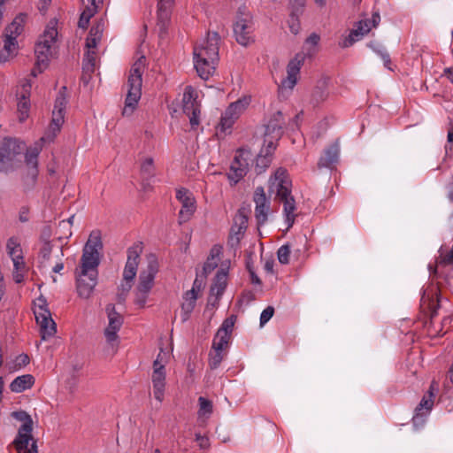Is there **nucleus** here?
<instances>
[{"label": "nucleus", "mask_w": 453, "mask_h": 453, "mask_svg": "<svg viewBox=\"0 0 453 453\" xmlns=\"http://www.w3.org/2000/svg\"><path fill=\"white\" fill-rule=\"evenodd\" d=\"M303 64V57L296 55L291 59L287 66L288 76L281 82L282 87L293 88L297 81V75L299 74L301 66Z\"/></svg>", "instance_id": "nucleus-26"}, {"label": "nucleus", "mask_w": 453, "mask_h": 453, "mask_svg": "<svg viewBox=\"0 0 453 453\" xmlns=\"http://www.w3.org/2000/svg\"><path fill=\"white\" fill-rule=\"evenodd\" d=\"M291 180L288 177L287 170L278 168L269 180V191L275 192L276 199L283 203V212L285 215V222L287 223V230H288L295 223L296 214V201L291 195Z\"/></svg>", "instance_id": "nucleus-2"}, {"label": "nucleus", "mask_w": 453, "mask_h": 453, "mask_svg": "<svg viewBox=\"0 0 453 453\" xmlns=\"http://www.w3.org/2000/svg\"><path fill=\"white\" fill-rule=\"evenodd\" d=\"M250 99L248 97H242L238 99L237 101L229 104L228 107H234L233 112L236 113L239 118L241 114L245 111L247 106L250 104Z\"/></svg>", "instance_id": "nucleus-49"}, {"label": "nucleus", "mask_w": 453, "mask_h": 453, "mask_svg": "<svg viewBox=\"0 0 453 453\" xmlns=\"http://www.w3.org/2000/svg\"><path fill=\"white\" fill-rule=\"evenodd\" d=\"M93 50L94 49H88L83 60V69L91 73L94 72L96 65V51Z\"/></svg>", "instance_id": "nucleus-46"}, {"label": "nucleus", "mask_w": 453, "mask_h": 453, "mask_svg": "<svg viewBox=\"0 0 453 453\" xmlns=\"http://www.w3.org/2000/svg\"><path fill=\"white\" fill-rule=\"evenodd\" d=\"M204 279L202 275L199 276V275H196V278L195 279L194 282H193V286H192V288L190 290H194V291H196V293L198 294V292L203 288L204 286Z\"/></svg>", "instance_id": "nucleus-58"}, {"label": "nucleus", "mask_w": 453, "mask_h": 453, "mask_svg": "<svg viewBox=\"0 0 453 453\" xmlns=\"http://www.w3.org/2000/svg\"><path fill=\"white\" fill-rule=\"evenodd\" d=\"M291 12L288 19V27L292 34L297 35L300 32L301 26L299 21V16L303 13V11L296 12L295 8H290Z\"/></svg>", "instance_id": "nucleus-39"}, {"label": "nucleus", "mask_w": 453, "mask_h": 453, "mask_svg": "<svg viewBox=\"0 0 453 453\" xmlns=\"http://www.w3.org/2000/svg\"><path fill=\"white\" fill-rule=\"evenodd\" d=\"M253 200L256 203L255 217L257 222V226H260L267 221L271 204L270 200L267 199L265 196L263 187L256 188Z\"/></svg>", "instance_id": "nucleus-21"}, {"label": "nucleus", "mask_w": 453, "mask_h": 453, "mask_svg": "<svg viewBox=\"0 0 453 453\" xmlns=\"http://www.w3.org/2000/svg\"><path fill=\"white\" fill-rule=\"evenodd\" d=\"M30 362V358L27 354H20L16 357V367L21 368Z\"/></svg>", "instance_id": "nucleus-59"}, {"label": "nucleus", "mask_w": 453, "mask_h": 453, "mask_svg": "<svg viewBox=\"0 0 453 453\" xmlns=\"http://www.w3.org/2000/svg\"><path fill=\"white\" fill-rule=\"evenodd\" d=\"M12 416L23 422L18 430V434L12 441L17 453H38L36 440L34 439L33 419L26 411H14Z\"/></svg>", "instance_id": "nucleus-4"}, {"label": "nucleus", "mask_w": 453, "mask_h": 453, "mask_svg": "<svg viewBox=\"0 0 453 453\" xmlns=\"http://www.w3.org/2000/svg\"><path fill=\"white\" fill-rule=\"evenodd\" d=\"M329 79L322 78L318 81L311 94L310 104L312 107H318L326 102L329 96Z\"/></svg>", "instance_id": "nucleus-25"}, {"label": "nucleus", "mask_w": 453, "mask_h": 453, "mask_svg": "<svg viewBox=\"0 0 453 453\" xmlns=\"http://www.w3.org/2000/svg\"><path fill=\"white\" fill-rule=\"evenodd\" d=\"M95 15L94 7H86L81 12L78 26L81 28H87L89 23V19Z\"/></svg>", "instance_id": "nucleus-50"}, {"label": "nucleus", "mask_w": 453, "mask_h": 453, "mask_svg": "<svg viewBox=\"0 0 453 453\" xmlns=\"http://www.w3.org/2000/svg\"><path fill=\"white\" fill-rule=\"evenodd\" d=\"M182 111L188 117L191 128L196 129L200 124L201 104L192 86H187L184 89Z\"/></svg>", "instance_id": "nucleus-13"}, {"label": "nucleus", "mask_w": 453, "mask_h": 453, "mask_svg": "<svg viewBox=\"0 0 453 453\" xmlns=\"http://www.w3.org/2000/svg\"><path fill=\"white\" fill-rule=\"evenodd\" d=\"M103 249V242L99 232H92L84 245L81 257V265L75 270L82 272L98 273L100 264V250Z\"/></svg>", "instance_id": "nucleus-8"}, {"label": "nucleus", "mask_w": 453, "mask_h": 453, "mask_svg": "<svg viewBox=\"0 0 453 453\" xmlns=\"http://www.w3.org/2000/svg\"><path fill=\"white\" fill-rule=\"evenodd\" d=\"M7 253L11 257H17L19 255H22V250L20 248V243L17 237H11L7 241L6 244Z\"/></svg>", "instance_id": "nucleus-42"}, {"label": "nucleus", "mask_w": 453, "mask_h": 453, "mask_svg": "<svg viewBox=\"0 0 453 453\" xmlns=\"http://www.w3.org/2000/svg\"><path fill=\"white\" fill-rule=\"evenodd\" d=\"M27 18L26 14L20 13L4 30V48L0 51V62H6L17 53V36L23 30V25Z\"/></svg>", "instance_id": "nucleus-10"}, {"label": "nucleus", "mask_w": 453, "mask_h": 453, "mask_svg": "<svg viewBox=\"0 0 453 453\" xmlns=\"http://www.w3.org/2000/svg\"><path fill=\"white\" fill-rule=\"evenodd\" d=\"M108 317V326L104 330V336L107 342L112 343L117 342L119 336L118 332L123 325V317L117 312L114 304H108L105 308Z\"/></svg>", "instance_id": "nucleus-19"}, {"label": "nucleus", "mask_w": 453, "mask_h": 453, "mask_svg": "<svg viewBox=\"0 0 453 453\" xmlns=\"http://www.w3.org/2000/svg\"><path fill=\"white\" fill-rule=\"evenodd\" d=\"M34 314L36 323L40 326L42 340L46 341L53 336L57 332L56 323L51 318L47 301L43 296L39 297L35 302Z\"/></svg>", "instance_id": "nucleus-11"}, {"label": "nucleus", "mask_w": 453, "mask_h": 453, "mask_svg": "<svg viewBox=\"0 0 453 453\" xmlns=\"http://www.w3.org/2000/svg\"><path fill=\"white\" fill-rule=\"evenodd\" d=\"M368 47L381 58L386 68L392 70L390 56L380 43L376 41H372L368 43Z\"/></svg>", "instance_id": "nucleus-37"}, {"label": "nucleus", "mask_w": 453, "mask_h": 453, "mask_svg": "<svg viewBox=\"0 0 453 453\" xmlns=\"http://www.w3.org/2000/svg\"><path fill=\"white\" fill-rule=\"evenodd\" d=\"M198 403H199V411H198L199 417L210 416L212 413L213 406H212L211 401H210L203 396H200L198 398Z\"/></svg>", "instance_id": "nucleus-44"}, {"label": "nucleus", "mask_w": 453, "mask_h": 453, "mask_svg": "<svg viewBox=\"0 0 453 453\" xmlns=\"http://www.w3.org/2000/svg\"><path fill=\"white\" fill-rule=\"evenodd\" d=\"M219 40L217 32H209L206 40L194 48V66L199 77L204 81H207L216 69Z\"/></svg>", "instance_id": "nucleus-1"}, {"label": "nucleus", "mask_w": 453, "mask_h": 453, "mask_svg": "<svg viewBox=\"0 0 453 453\" xmlns=\"http://www.w3.org/2000/svg\"><path fill=\"white\" fill-rule=\"evenodd\" d=\"M42 246L40 249V251L38 254V261H39L40 266L45 267L48 265V263L50 259V256H51V253H52V250H53V248L55 245L50 241H48L46 239L43 240L42 238Z\"/></svg>", "instance_id": "nucleus-35"}, {"label": "nucleus", "mask_w": 453, "mask_h": 453, "mask_svg": "<svg viewBox=\"0 0 453 453\" xmlns=\"http://www.w3.org/2000/svg\"><path fill=\"white\" fill-rule=\"evenodd\" d=\"M440 257L438 260L439 265H453V250H450L447 254L442 253V249L441 248L440 250Z\"/></svg>", "instance_id": "nucleus-53"}, {"label": "nucleus", "mask_w": 453, "mask_h": 453, "mask_svg": "<svg viewBox=\"0 0 453 453\" xmlns=\"http://www.w3.org/2000/svg\"><path fill=\"white\" fill-rule=\"evenodd\" d=\"M234 323H235V317L230 316V317L226 318V319H224V321L222 322L221 326H219V328L218 329L217 332L219 333V334H223L224 335H227V336L231 337Z\"/></svg>", "instance_id": "nucleus-45"}, {"label": "nucleus", "mask_w": 453, "mask_h": 453, "mask_svg": "<svg viewBox=\"0 0 453 453\" xmlns=\"http://www.w3.org/2000/svg\"><path fill=\"white\" fill-rule=\"evenodd\" d=\"M106 26V21L104 19H100L96 25H94L87 37L86 47L88 49H95L97 43L101 41L104 30Z\"/></svg>", "instance_id": "nucleus-28"}, {"label": "nucleus", "mask_w": 453, "mask_h": 453, "mask_svg": "<svg viewBox=\"0 0 453 453\" xmlns=\"http://www.w3.org/2000/svg\"><path fill=\"white\" fill-rule=\"evenodd\" d=\"M286 122L280 111H275L265 125V137L271 136L272 139L278 141L284 133Z\"/></svg>", "instance_id": "nucleus-24"}, {"label": "nucleus", "mask_w": 453, "mask_h": 453, "mask_svg": "<svg viewBox=\"0 0 453 453\" xmlns=\"http://www.w3.org/2000/svg\"><path fill=\"white\" fill-rule=\"evenodd\" d=\"M142 252V243H134L127 250V260L132 263H138L141 253Z\"/></svg>", "instance_id": "nucleus-48"}, {"label": "nucleus", "mask_w": 453, "mask_h": 453, "mask_svg": "<svg viewBox=\"0 0 453 453\" xmlns=\"http://www.w3.org/2000/svg\"><path fill=\"white\" fill-rule=\"evenodd\" d=\"M248 227V217L242 210L238 211L237 215L234 218V223L233 225V230L238 228L239 234H244Z\"/></svg>", "instance_id": "nucleus-40"}, {"label": "nucleus", "mask_w": 453, "mask_h": 453, "mask_svg": "<svg viewBox=\"0 0 453 453\" xmlns=\"http://www.w3.org/2000/svg\"><path fill=\"white\" fill-rule=\"evenodd\" d=\"M75 285L78 296L83 299H88L97 285L98 273L74 271Z\"/></svg>", "instance_id": "nucleus-17"}, {"label": "nucleus", "mask_w": 453, "mask_h": 453, "mask_svg": "<svg viewBox=\"0 0 453 453\" xmlns=\"http://www.w3.org/2000/svg\"><path fill=\"white\" fill-rule=\"evenodd\" d=\"M256 299V296L251 290H244L241 296V301L249 303Z\"/></svg>", "instance_id": "nucleus-61"}, {"label": "nucleus", "mask_w": 453, "mask_h": 453, "mask_svg": "<svg viewBox=\"0 0 453 453\" xmlns=\"http://www.w3.org/2000/svg\"><path fill=\"white\" fill-rule=\"evenodd\" d=\"M138 263H132L131 261H127L124 272H123V280L133 281L137 272Z\"/></svg>", "instance_id": "nucleus-51"}, {"label": "nucleus", "mask_w": 453, "mask_h": 453, "mask_svg": "<svg viewBox=\"0 0 453 453\" xmlns=\"http://www.w3.org/2000/svg\"><path fill=\"white\" fill-rule=\"evenodd\" d=\"M226 277L227 273L225 270L220 269L217 272L214 283L211 285L210 289L211 294L216 291L218 296H222L226 285Z\"/></svg>", "instance_id": "nucleus-36"}, {"label": "nucleus", "mask_w": 453, "mask_h": 453, "mask_svg": "<svg viewBox=\"0 0 453 453\" xmlns=\"http://www.w3.org/2000/svg\"><path fill=\"white\" fill-rule=\"evenodd\" d=\"M230 339L231 337L224 335L223 334H219V333L217 332L212 342L211 349L213 350H225L228 347Z\"/></svg>", "instance_id": "nucleus-41"}, {"label": "nucleus", "mask_w": 453, "mask_h": 453, "mask_svg": "<svg viewBox=\"0 0 453 453\" xmlns=\"http://www.w3.org/2000/svg\"><path fill=\"white\" fill-rule=\"evenodd\" d=\"M25 143L16 138L4 137L0 142V172L8 173L16 169L21 163Z\"/></svg>", "instance_id": "nucleus-5"}, {"label": "nucleus", "mask_w": 453, "mask_h": 453, "mask_svg": "<svg viewBox=\"0 0 453 453\" xmlns=\"http://www.w3.org/2000/svg\"><path fill=\"white\" fill-rule=\"evenodd\" d=\"M320 40V37L319 35L312 33L305 41L306 44H310L311 46L318 45L319 42Z\"/></svg>", "instance_id": "nucleus-63"}, {"label": "nucleus", "mask_w": 453, "mask_h": 453, "mask_svg": "<svg viewBox=\"0 0 453 453\" xmlns=\"http://www.w3.org/2000/svg\"><path fill=\"white\" fill-rule=\"evenodd\" d=\"M35 377L31 374L18 376L10 384V389L15 393H21L31 388L35 384Z\"/></svg>", "instance_id": "nucleus-31"}, {"label": "nucleus", "mask_w": 453, "mask_h": 453, "mask_svg": "<svg viewBox=\"0 0 453 453\" xmlns=\"http://www.w3.org/2000/svg\"><path fill=\"white\" fill-rule=\"evenodd\" d=\"M14 271H21L25 267L24 257L22 255L12 257Z\"/></svg>", "instance_id": "nucleus-57"}, {"label": "nucleus", "mask_w": 453, "mask_h": 453, "mask_svg": "<svg viewBox=\"0 0 453 453\" xmlns=\"http://www.w3.org/2000/svg\"><path fill=\"white\" fill-rule=\"evenodd\" d=\"M172 0H158L157 11V29L160 39L167 35L171 21Z\"/></svg>", "instance_id": "nucleus-20"}, {"label": "nucleus", "mask_w": 453, "mask_h": 453, "mask_svg": "<svg viewBox=\"0 0 453 453\" xmlns=\"http://www.w3.org/2000/svg\"><path fill=\"white\" fill-rule=\"evenodd\" d=\"M435 386L437 387V384L433 381L430 385L429 390H428V396L424 395L421 399L419 404L416 407L415 411L416 414L412 418V422L415 426L422 425L424 423V414L428 413L434 405V390L435 389Z\"/></svg>", "instance_id": "nucleus-23"}, {"label": "nucleus", "mask_w": 453, "mask_h": 453, "mask_svg": "<svg viewBox=\"0 0 453 453\" xmlns=\"http://www.w3.org/2000/svg\"><path fill=\"white\" fill-rule=\"evenodd\" d=\"M274 308L273 306H267L260 315V326L265 325L273 316Z\"/></svg>", "instance_id": "nucleus-54"}, {"label": "nucleus", "mask_w": 453, "mask_h": 453, "mask_svg": "<svg viewBox=\"0 0 453 453\" xmlns=\"http://www.w3.org/2000/svg\"><path fill=\"white\" fill-rule=\"evenodd\" d=\"M176 198L181 203V209L179 212L180 223L187 222L190 219L196 211V200L192 194L187 188H180L176 192Z\"/></svg>", "instance_id": "nucleus-22"}, {"label": "nucleus", "mask_w": 453, "mask_h": 453, "mask_svg": "<svg viewBox=\"0 0 453 453\" xmlns=\"http://www.w3.org/2000/svg\"><path fill=\"white\" fill-rule=\"evenodd\" d=\"M142 185V188L147 191L151 188V180L155 177V169L153 159L146 158L141 165Z\"/></svg>", "instance_id": "nucleus-30"}, {"label": "nucleus", "mask_w": 453, "mask_h": 453, "mask_svg": "<svg viewBox=\"0 0 453 453\" xmlns=\"http://www.w3.org/2000/svg\"><path fill=\"white\" fill-rule=\"evenodd\" d=\"M158 272V264L154 256L149 258L146 270L140 273L139 283L135 290L134 303L143 308L146 304L149 293L154 286V280Z\"/></svg>", "instance_id": "nucleus-9"}, {"label": "nucleus", "mask_w": 453, "mask_h": 453, "mask_svg": "<svg viewBox=\"0 0 453 453\" xmlns=\"http://www.w3.org/2000/svg\"><path fill=\"white\" fill-rule=\"evenodd\" d=\"M198 294L194 290H188L184 296V302L181 304V320L186 322L196 307Z\"/></svg>", "instance_id": "nucleus-29"}, {"label": "nucleus", "mask_w": 453, "mask_h": 453, "mask_svg": "<svg viewBox=\"0 0 453 453\" xmlns=\"http://www.w3.org/2000/svg\"><path fill=\"white\" fill-rule=\"evenodd\" d=\"M63 257H64L63 247L59 246L58 247V254L56 256L58 261H57L56 265L52 267L53 273H59L63 270V268H64V263L62 262Z\"/></svg>", "instance_id": "nucleus-55"}, {"label": "nucleus", "mask_w": 453, "mask_h": 453, "mask_svg": "<svg viewBox=\"0 0 453 453\" xmlns=\"http://www.w3.org/2000/svg\"><path fill=\"white\" fill-rule=\"evenodd\" d=\"M305 0H289L290 8H295L296 12L303 11Z\"/></svg>", "instance_id": "nucleus-62"}, {"label": "nucleus", "mask_w": 453, "mask_h": 453, "mask_svg": "<svg viewBox=\"0 0 453 453\" xmlns=\"http://www.w3.org/2000/svg\"><path fill=\"white\" fill-rule=\"evenodd\" d=\"M441 76H445L453 84V65L444 68Z\"/></svg>", "instance_id": "nucleus-64"}, {"label": "nucleus", "mask_w": 453, "mask_h": 453, "mask_svg": "<svg viewBox=\"0 0 453 453\" xmlns=\"http://www.w3.org/2000/svg\"><path fill=\"white\" fill-rule=\"evenodd\" d=\"M17 107L19 119L20 122H23L28 118V112L30 109L29 93L27 90H25L19 97Z\"/></svg>", "instance_id": "nucleus-34"}, {"label": "nucleus", "mask_w": 453, "mask_h": 453, "mask_svg": "<svg viewBox=\"0 0 453 453\" xmlns=\"http://www.w3.org/2000/svg\"><path fill=\"white\" fill-rule=\"evenodd\" d=\"M56 25L57 22L51 20L35 46L36 63L35 67L31 73L34 77H35L37 73H41L48 66L50 59L53 58L55 54L58 38Z\"/></svg>", "instance_id": "nucleus-3"}, {"label": "nucleus", "mask_w": 453, "mask_h": 453, "mask_svg": "<svg viewBox=\"0 0 453 453\" xmlns=\"http://www.w3.org/2000/svg\"><path fill=\"white\" fill-rule=\"evenodd\" d=\"M251 157L252 154L249 150L239 149L236 151L227 173L228 179L234 184L239 182L247 174Z\"/></svg>", "instance_id": "nucleus-14"}, {"label": "nucleus", "mask_w": 453, "mask_h": 453, "mask_svg": "<svg viewBox=\"0 0 453 453\" xmlns=\"http://www.w3.org/2000/svg\"><path fill=\"white\" fill-rule=\"evenodd\" d=\"M339 156V146L334 143L327 148L324 155L319 158L318 162V166L321 167H331L334 163L337 162Z\"/></svg>", "instance_id": "nucleus-32"}, {"label": "nucleus", "mask_w": 453, "mask_h": 453, "mask_svg": "<svg viewBox=\"0 0 453 453\" xmlns=\"http://www.w3.org/2000/svg\"><path fill=\"white\" fill-rule=\"evenodd\" d=\"M217 266L218 263L214 255V249H212L210 257L203 266L202 276L206 278L207 275L210 274Z\"/></svg>", "instance_id": "nucleus-47"}, {"label": "nucleus", "mask_w": 453, "mask_h": 453, "mask_svg": "<svg viewBox=\"0 0 453 453\" xmlns=\"http://www.w3.org/2000/svg\"><path fill=\"white\" fill-rule=\"evenodd\" d=\"M278 260L282 265H288L289 263L290 257V245L284 244L279 248L277 251Z\"/></svg>", "instance_id": "nucleus-52"}, {"label": "nucleus", "mask_w": 453, "mask_h": 453, "mask_svg": "<svg viewBox=\"0 0 453 453\" xmlns=\"http://www.w3.org/2000/svg\"><path fill=\"white\" fill-rule=\"evenodd\" d=\"M420 307L425 313H427L430 318V323L437 316V311L441 307L439 297L435 293H424L421 301Z\"/></svg>", "instance_id": "nucleus-27"}, {"label": "nucleus", "mask_w": 453, "mask_h": 453, "mask_svg": "<svg viewBox=\"0 0 453 453\" xmlns=\"http://www.w3.org/2000/svg\"><path fill=\"white\" fill-rule=\"evenodd\" d=\"M273 157L264 153L263 151H260V153L257 156L256 158V165H255V171L257 174H261L269 167V165L272 163Z\"/></svg>", "instance_id": "nucleus-38"}, {"label": "nucleus", "mask_w": 453, "mask_h": 453, "mask_svg": "<svg viewBox=\"0 0 453 453\" xmlns=\"http://www.w3.org/2000/svg\"><path fill=\"white\" fill-rule=\"evenodd\" d=\"M145 58L141 57L131 67L127 80L128 91L123 110L124 115H130L134 111L142 95V73Z\"/></svg>", "instance_id": "nucleus-6"}, {"label": "nucleus", "mask_w": 453, "mask_h": 453, "mask_svg": "<svg viewBox=\"0 0 453 453\" xmlns=\"http://www.w3.org/2000/svg\"><path fill=\"white\" fill-rule=\"evenodd\" d=\"M224 350H211L209 353V366L211 370L217 369L221 364L225 354Z\"/></svg>", "instance_id": "nucleus-43"}, {"label": "nucleus", "mask_w": 453, "mask_h": 453, "mask_svg": "<svg viewBox=\"0 0 453 453\" xmlns=\"http://www.w3.org/2000/svg\"><path fill=\"white\" fill-rule=\"evenodd\" d=\"M242 235L243 234L238 233V228H235V230L234 231L232 226L229 234L228 244H230L232 247L237 246Z\"/></svg>", "instance_id": "nucleus-56"}, {"label": "nucleus", "mask_w": 453, "mask_h": 453, "mask_svg": "<svg viewBox=\"0 0 453 453\" xmlns=\"http://www.w3.org/2000/svg\"><path fill=\"white\" fill-rule=\"evenodd\" d=\"M265 142H267V145L265 148H262L261 151L273 157V154L276 149V142L273 140L267 141L266 139Z\"/></svg>", "instance_id": "nucleus-60"}, {"label": "nucleus", "mask_w": 453, "mask_h": 453, "mask_svg": "<svg viewBox=\"0 0 453 453\" xmlns=\"http://www.w3.org/2000/svg\"><path fill=\"white\" fill-rule=\"evenodd\" d=\"M40 150L36 147L27 150L25 162L27 166V174L23 178V188L25 192L34 189L38 176V156Z\"/></svg>", "instance_id": "nucleus-16"}, {"label": "nucleus", "mask_w": 453, "mask_h": 453, "mask_svg": "<svg viewBox=\"0 0 453 453\" xmlns=\"http://www.w3.org/2000/svg\"><path fill=\"white\" fill-rule=\"evenodd\" d=\"M159 357L160 354L157 355V359L153 362L151 381L153 385L154 397L161 403L165 395L166 373L165 365L161 363Z\"/></svg>", "instance_id": "nucleus-18"}, {"label": "nucleus", "mask_w": 453, "mask_h": 453, "mask_svg": "<svg viewBox=\"0 0 453 453\" xmlns=\"http://www.w3.org/2000/svg\"><path fill=\"white\" fill-rule=\"evenodd\" d=\"M233 31L236 42L242 46L247 47L255 41L253 16L245 5L238 8Z\"/></svg>", "instance_id": "nucleus-7"}, {"label": "nucleus", "mask_w": 453, "mask_h": 453, "mask_svg": "<svg viewBox=\"0 0 453 453\" xmlns=\"http://www.w3.org/2000/svg\"><path fill=\"white\" fill-rule=\"evenodd\" d=\"M233 107H227L220 118L219 129L222 133H230L231 128L238 119L236 113L233 112Z\"/></svg>", "instance_id": "nucleus-33"}, {"label": "nucleus", "mask_w": 453, "mask_h": 453, "mask_svg": "<svg viewBox=\"0 0 453 453\" xmlns=\"http://www.w3.org/2000/svg\"><path fill=\"white\" fill-rule=\"evenodd\" d=\"M380 22V15L379 11H374L371 19H364L357 23L354 29L349 32V35L345 37L339 44L342 48H349L356 42L362 39V37L368 34L372 27H376Z\"/></svg>", "instance_id": "nucleus-12"}, {"label": "nucleus", "mask_w": 453, "mask_h": 453, "mask_svg": "<svg viewBox=\"0 0 453 453\" xmlns=\"http://www.w3.org/2000/svg\"><path fill=\"white\" fill-rule=\"evenodd\" d=\"M67 88L63 86L56 97L54 109L52 111V119L50 125V130L52 133V138L60 131L64 123L65 111L67 104Z\"/></svg>", "instance_id": "nucleus-15"}]
</instances>
